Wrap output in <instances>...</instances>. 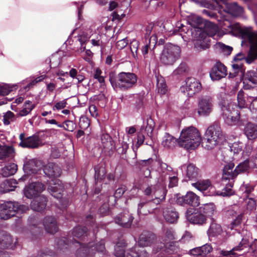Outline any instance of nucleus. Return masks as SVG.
I'll list each match as a JSON object with an SVG mask.
<instances>
[{
	"instance_id": "obj_4",
	"label": "nucleus",
	"mask_w": 257,
	"mask_h": 257,
	"mask_svg": "<svg viewBox=\"0 0 257 257\" xmlns=\"http://www.w3.org/2000/svg\"><path fill=\"white\" fill-rule=\"evenodd\" d=\"M201 140V136L199 131L196 127L190 126L182 130L178 144L187 150H192L200 145Z\"/></svg>"
},
{
	"instance_id": "obj_40",
	"label": "nucleus",
	"mask_w": 257,
	"mask_h": 257,
	"mask_svg": "<svg viewBox=\"0 0 257 257\" xmlns=\"http://www.w3.org/2000/svg\"><path fill=\"white\" fill-rule=\"evenodd\" d=\"M34 165L32 161H28L24 165L23 170L25 173L26 174L24 175L22 177L19 179L20 181H24L28 179L29 176L31 174H34L36 173V170L34 168Z\"/></svg>"
},
{
	"instance_id": "obj_17",
	"label": "nucleus",
	"mask_w": 257,
	"mask_h": 257,
	"mask_svg": "<svg viewBox=\"0 0 257 257\" xmlns=\"http://www.w3.org/2000/svg\"><path fill=\"white\" fill-rule=\"evenodd\" d=\"M134 217L128 211H124L117 215L114 218L116 224L124 228H130L132 226Z\"/></svg>"
},
{
	"instance_id": "obj_50",
	"label": "nucleus",
	"mask_w": 257,
	"mask_h": 257,
	"mask_svg": "<svg viewBox=\"0 0 257 257\" xmlns=\"http://www.w3.org/2000/svg\"><path fill=\"white\" fill-rule=\"evenodd\" d=\"M106 172L102 167H96L95 168V181L96 182L100 181L105 178Z\"/></svg>"
},
{
	"instance_id": "obj_38",
	"label": "nucleus",
	"mask_w": 257,
	"mask_h": 257,
	"mask_svg": "<svg viewBox=\"0 0 257 257\" xmlns=\"http://www.w3.org/2000/svg\"><path fill=\"white\" fill-rule=\"evenodd\" d=\"M144 246H138L128 250L126 257H148V253Z\"/></svg>"
},
{
	"instance_id": "obj_52",
	"label": "nucleus",
	"mask_w": 257,
	"mask_h": 257,
	"mask_svg": "<svg viewBox=\"0 0 257 257\" xmlns=\"http://www.w3.org/2000/svg\"><path fill=\"white\" fill-rule=\"evenodd\" d=\"M145 133L143 132V128H141L140 132L138 133L137 135V142L135 147L136 150H135V148L134 147L133 149L135 154V157H137V149L144 143L145 140Z\"/></svg>"
},
{
	"instance_id": "obj_63",
	"label": "nucleus",
	"mask_w": 257,
	"mask_h": 257,
	"mask_svg": "<svg viewBox=\"0 0 257 257\" xmlns=\"http://www.w3.org/2000/svg\"><path fill=\"white\" fill-rule=\"evenodd\" d=\"M218 45L224 55H229L231 54L232 51V48L231 47L225 45L221 43H219Z\"/></svg>"
},
{
	"instance_id": "obj_30",
	"label": "nucleus",
	"mask_w": 257,
	"mask_h": 257,
	"mask_svg": "<svg viewBox=\"0 0 257 257\" xmlns=\"http://www.w3.org/2000/svg\"><path fill=\"white\" fill-rule=\"evenodd\" d=\"M101 144L105 151L113 152L115 150V144L110 135L103 133L101 136Z\"/></svg>"
},
{
	"instance_id": "obj_11",
	"label": "nucleus",
	"mask_w": 257,
	"mask_h": 257,
	"mask_svg": "<svg viewBox=\"0 0 257 257\" xmlns=\"http://www.w3.org/2000/svg\"><path fill=\"white\" fill-rule=\"evenodd\" d=\"M213 108V99L208 95L199 97L198 101L197 113L200 116H207L212 112Z\"/></svg>"
},
{
	"instance_id": "obj_1",
	"label": "nucleus",
	"mask_w": 257,
	"mask_h": 257,
	"mask_svg": "<svg viewBox=\"0 0 257 257\" xmlns=\"http://www.w3.org/2000/svg\"><path fill=\"white\" fill-rule=\"evenodd\" d=\"M218 99L222 116L225 122L229 125L236 124L240 117V112L235 109L236 106L229 99V96L225 93H220Z\"/></svg>"
},
{
	"instance_id": "obj_57",
	"label": "nucleus",
	"mask_w": 257,
	"mask_h": 257,
	"mask_svg": "<svg viewBox=\"0 0 257 257\" xmlns=\"http://www.w3.org/2000/svg\"><path fill=\"white\" fill-rule=\"evenodd\" d=\"M139 46V42L136 40H133L130 44V50L134 58L138 57Z\"/></svg>"
},
{
	"instance_id": "obj_7",
	"label": "nucleus",
	"mask_w": 257,
	"mask_h": 257,
	"mask_svg": "<svg viewBox=\"0 0 257 257\" xmlns=\"http://www.w3.org/2000/svg\"><path fill=\"white\" fill-rule=\"evenodd\" d=\"M28 207L18 202L7 201L0 205V218L7 220L14 216L17 213H22Z\"/></svg>"
},
{
	"instance_id": "obj_8",
	"label": "nucleus",
	"mask_w": 257,
	"mask_h": 257,
	"mask_svg": "<svg viewBox=\"0 0 257 257\" xmlns=\"http://www.w3.org/2000/svg\"><path fill=\"white\" fill-rule=\"evenodd\" d=\"M180 48L172 44H166L162 53V64L172 65L179 58Z\"/></svg>"
},
{
	"instance_id": "obj_47",
	"label": "nucleus",
	"mask_w": 257,
	"mask_h": 257,
	"mask_svg": "<svg viewBox=\"0 0 257 257\" xmlns=\"http://www.w3.org/2000/svg\"><path fill=\"white\" fill-rule=\"evenodd\" d=\"M24 106V107L19 112V115L20 116H26L29 114L35 108V104H32L30 100H27L25 102Z\"/></svg>"
},
{
	"instance_id": "obj_46",
	"label": "nucleus",
	"mask_w": 257,
	"mask_h": 257,
	"mask_svg": "<svg viewBox=\"0 0 257 257\" xmlns=\"http://www.w3.org/2000/svg\"><path fill=\"white\" fill-rule=\"evenodd\" d=\"M243 145L241 143H234L230 146V150L231 153H233V159L234 160L237 159L236 156L239 155L241 156L242 155V150Z\"/></svg>"
},
{
	"instance_id": "obj_49",
	"label": "nucleus",
	"mask_w": 257,
	"mask_h": 257,
	"mask_svg": "<svg viewBox=\"0 0 257 257\" xmlns=\"http://www.w3.org/2000/svg\"><path fill=\"white\" fill-rule=\"evenodd\" d=\"M245 209L243 211V214H247L253 211L256 207V202L252 199L249 198L245 201Z\"/></svg>"
},
{
	"instance_id": "obj_12",
	"label": "nucleus",
	"mask_w": 257,
	"mask_h": 257,
	"mask_svg": "<svg viewBox=\"0 0 257 257\" xmlns=\"http://www.w3.org/2000/svg\"><path fill=\"white\" fill-rule=\"evenodd\" d=\"M193 187L200 191L204 196H212L221 195V191H216L209 180H201L194 183H192Z\"/></svg>"
},
{
	"instance_id": "obj_61",
	"label": "nucleus",
	"mask_w": 257,
	"mask_h": 257,
	"mask_svg": "<svg viewBox=\"0 0 257 257\" xmlns=\"http://www.w3.org/2000/svg\"><path fill=\"white\" fill-rule=\"evenodd\" d=\"M102 71L99 68L96 69L95 73L93 75V78L98 80V81L101 84H104L105 83L104 78L101 75Z\"/></svg>"
},
{
	"instance_id": "obj_45",
	"label": "nucleus",
	"mask_w": 257,
	"mask_h": 257,
	"mask_svg": "<svg viewBox=\"0 0 257 257\" xmlns=\"http://www.w3.org/2000/svg\"><path fill=\"white\" fill-rule=\"evenodd\" d=\"M222 229L221 226L213 220L207 231V233L209 236H215L219 235L222 232Z\"/></svg>"
},
{
	"instance_id": "obj_34",
	"label": "nucleus",
	"mask_w": 257,
	"mask_h": 257,
	"mask_svg": "<svg viewBox=\"0 0 257 257\" xmlns=\"http://www.w3.org/2000/svg\"><path fill=\"white\" fill-rule=\"evenodd\" d=\"M251 99L252 97L245 94L242 90L239 91L237 94V102L239 108H244L249 106Z\"/></svg>"
},
{
	"instance_id": "obj_43",
	"label": "nucleus",
	"mask_w": 257,
	"mask_h": 257,
	"mask_svg": "<svg viewBox=\"0 0 257 257\" xmlns=\"http://www.w3.org/2000/svg\"><path fill=\"white\" fill-rule=\"evenodd\" d=\"M199 210L203 214H205L206 216H212L215 212V206L212 203H206L202 205L199 208Z\"/></svg>"
},
{
	"instance_id": "obj_36",
	"label": "nucleus",
	"mask_w": 257,
	"mask_h": 257,
	"mask_svg": "<svg viewBox=\"0 0 257 257\" xmlns=\"http://www.w3.org/2000/svg\"><path fill=\"white\" fill-rule=\"evenodd\" d=\"M244 134L248 140L257 138V124L247 123L244 127Z\"/></svg>"
},
{
	"instance_id": "obj_14",
	"label": "nucleus",
	"mask_w": 257,
	"mask_h": 257,
	"mask_svg": "<svg viewBox=\"0 0 257 257\" xmlns=\"http://www.w3.org/2000/svg\"><path fill=\"white\" fill-rule=\"evenodd\" d=\"M245 235L244 237L242 238L241 241L237 246L233 247L230 250H222L220 251V254L222 256L227 257H235L236 256L240 255V254L237 253L236 251H242L248 246V238L250 236V233L245 231Z\"/></svg>"
},
{
	"instance_id": "obj_9",
	"label": "nucleus",
	"mask_w": 257,
	"mask_h": 257,
	"mask_svg": "<svg viewBox=\"0 0 257 257\" xmlns=\"http://www.w3.org/2000/svg\"><path fill=\"white\" fill-rule=\"evenodd\" d=\"M178 182L177 173L166 164L162 163V187L168 184L169 188H173L177 185Z\"/></svg>"
},
{
	"instance_id": "obj_22",
	"label": "nucleus",
	"mask_w": 257,
	"mask_h": 257,
	"mask_svg": "<svg viewBox=\"0 0 257 257\" xmlns=\"http://www.w3.org/2000/svg\"><path fill=\"white\" fill-rule=\"evenodd\" d=\"M48 190L54 197L61 199L63 196L64 186L61 181L57 179L53 183L49 185Z\"/></svg>"
},
{
	"instance_id": "obj_6",
	"label": "nucleus",
	"mask_w": 257,
	"mask_h": 257,
	"mask_svg": "<svg viewBox=\"0 0 257 257\" xmlns=\"http://www.w3.org/2000/svg\"><path fill=\"white\" fill-rule=\"evenodd\" d=\"M222 137L220 127L217 124L209 126L205 134V148L211 150L220 142Z\"/></svg>"
},
{
	"instance_id": "obj_53",
	"label": "nucleus",
	"mask_w": 257,
	"mask_h": 257,
	"mask_svg": "<svg viewBox=\"0 0 257 257\" xmlns=\"http://www.w3.org/2000/svg\"><path fill=\"white\" fill-rule=\"evenodd\" d=\"M36 257H57V255L53 250L46 248L40 250Z\"/></svg>"
},
{
	"instance_id": "obj_41",
	"label": "nucleus",
	"mask_w": 257,
	"mask_h": 257,
	"mask_svg": "<svg viewBox=\"0 0 257 257\" xmlns=\"http://www.w3.org/2000/svg\"><path fill=\"white\" fill-rule=\"evenodd\" d=\"M18 169V166L15 163H11L4 167L2 170V175L4 177L15 174Z\"/></svg>"
},
{
	"instance_id": "obj_3",
	"label": "nucleus",
	"mask_w": 257,
	"mask_h": 257,
	"mask_svg": "<svg viewBox=\"0 0 257 257\" xmlns=\"http://www.w3.org/2000/svg\"><path fill=\"white\" fill-rule=\"evenodd\" d=\"M109 80L114 90L126 91L136 85L137 76L133 73L121 72L116 74L111 71L109 73Z\"/></svg>"
},
{
	"instance_id": "obj_44",
	"label": "nucleus",
	"mask_w": 257,
	"mask_h": 257,
	"mask_svg": "<svg viewBox=\"0 0 257 257\" xmlns=\"http://www.w3.org/2000/svg\"><path fill=\"white\" fill-rule=\"evenodd\" d=\"M160 203L161 199L160 198H156L149 202V205L153 208V213L156 215L158 220H160Z\"/></svg>"
},
{
	"instance_id": "obj_23",
	"label": "nucleus",
	"mask_w": 257,
	"mask_h": 257,
	"mask_svg": "<svg viewBox=\"0 0 257 257\" xmlns=\"http://www.w3.org/2000/svg\"><path fill=\"white\" fill-rule=\"evenodd\" d=\"M48 199L44 195H40L35 197L31 202L30 206L32 210L41 212L45 209Z\"/></svg>"
},
{
	"instance_id": "obj_31",
	"label": "nucleus",
	"mask_w": 257,
	"mask_h": 257,
	"mask_svg": "<svg viewBox=\"0 0 257 257\" xmlns=\"http://www.w3.org/2000/svg\"><path fill=\"white\" fill-rule=\"evenodd\" d=\"M181 169H186V175L190 180H196L200 177L198 168L192 164L183 165Z\"/></svg>"
},
{
	"instance_id": "obj_37",
	"label": "nucleus",
	"mask_w": 257,
	"mask_h": 257,
	"mask_svg": "<svg viewBox=\"0 0 257 257\" xmlns=\"http://www.w3.org/2000/svg\"><path fill=\"white\" fill-rule=\"evenodd\" d=\"M127 244L124 239L119 240L114 246V255L116 257H125V249Z\"/></svg>"
},
{
	"instance_id": "obj_56",
	"label": "nucleus",
	"mask_w": 257,
	"mask_h": 257,
	"mask_svg": "<svg viewBox=\"0 0 257 257\" xmlns=\"http://www.w3.org/2000/svg\"><path fill=\"white\" fill-rule=\"evenodd\" d=\"M128 149V144L124 142L122 143L121 146L117 149L118 153L123 156L122 158L125 160L127 162L128 161V158L126 155V153Z\"/></svg>"
},
{
	"instance_id": "obj_64",
	"label": "nucleus",
	"mask_w": 257,
	"mask_h": 257,
	"mask_svg": "<svg viewBox=\"0 0 257 257\" xmlns=\"http://www.w3.org/2000/svg\"><path fill=\"white\" fill-rule=\"evenodd\" d=\"M12 87H10L8 85L0 86V95L4 96L8 95L11 91H12Z\"/></svg>"
},
{
	"instance_id": "obj_18",
	"label": "nucleus",
	"mask_w": 257,
	"mask_h": 257,
	"mask_svg": "<svg viewBox=\"0 0 257 257\" xmlns=\"http://www.w3.org/2000/svg\"><path fill=\"white\" fill-rule=\"evenodd\" d=\"M74 246L79 247L76 251V257H93L94 251H93V245L90 242L84 244L76 240L75 241Z\"/></svg>"
},
{
	"instance_id": "obj_59",
	"label": "nucleus",
	"mask_w": 257,
	"mask_h": 257,
	"mask_svg": "<svg viewBox=\"0 0 257 257\" xmlns=\"http://www.w3.org/2000/svg\"><path fill=\"white\" fill-rule=\"evenodd\" d=\"M126 190L127 188L125 185H120L114 192V198L115 199H118L120 198Z\"/></svg>"
},
{
	"instance_id": "obj_35",
	"label": "nucleus",
	"mask_w": 257,
	"mask_h": 257,
	"mask_svg": "<svg viewBox=\"0 0 257 257\" xmlns=\"http://www.w3.org/2000/svg\"><path fill=\"white\" fill-rule=\"evenodd\" d=\"M17 184L14 179H6L0 185V192L3 193L14 191Z\"/></svg>"
},
{
	"instance_id": "obj_10",
	"label": "nucleus",
	"mask_w": 257,
	"mask_h": 257,
	"mask_svg": "<svg viewBox=\"0 0 257 257\" xmlns=\"http://www.w3.org/2000/svg\"><path fill=\"white\" fill-rule=\"evenodd\" d=\"M202 89L199 81L194 78H188L180 88V90L188 97H192L199 93Z\"/></svg>"
},
{
	"instance_id": "obj_58",
	"label": "nucleus",
	"mask_w": 257,
	"mask_h": 257,
	"mask_svg": "<svg viewBox=\"0 0 257 257\" xmlns=\"http://www.w3.org/2000/svg\"><path fill=\"white\" fill-rule=\"evenodd\" d=\"M175 239L176 238L175 236V233L172 229L170 228L165 230L163 241H173V240Z\"/></svg>"
},
{
	"instance_id": "obj_13",
	"label": "nucleus",
	"mask_w": 257,
	"mask_h": 257,
	"mask_svg": "<svg viewBox=\"0 0 257 257\" xmlns=\"http://www.w3.org/2000/svg\"><path fill=\"white\" fill-rule=\"evenodd\" d=\"M19 139L21 141L19 146L23 148H38L41 143L40 137L39 135L37 134L32 136L25 138V134L24 133H21L20 135Z\"/></svg>"
},
{
	"instance_id": "obj_33",
	"label": "nucleus",
	"mask_w": 257,
	"mask_h": 257,
	"mask_svg": "<svg viewBox=\"0 0 257 257\" xmlns=\"http://www.w3.org/2000/svg\"><path fill=\"white\" fill-rule=\"evenodd\" d=\"M163 213L164 218L167 222L173 223L177 221L178 213L171 206L163 208Z\"/></svg>"
},
{
	"instance_id": "obj_27",
	"label": "nucleus",
	"mask_w": 257,
	"mask_h": 257,
	"mask_svg": "<svg viewBox=\"0 0 257 257\" xmlns=\"http://www.w3.org/2000/svg\"><path fill=\"white\" fill-rule=\"evenodd\" d=\"M75 241H76L74 238L72 240H69L66 237L57 238L55 239V243L56 247L60 250H62L63 252L66 249H71L73 247Z\"/></svg>"
},
{
	"instance_id": "obj_55",
	"label": "nucleus",
	"mask_w": 257,
	"mask_h": 257,
	"mask_svg": "<svg viewBox=\"0 0 257 257\" xmlns=\"http://www.w3.org/2000/svg\"><path fill=\"white\" fill-rule=\"evenodd\" d=\"M93 250L95 249L98 253L105 255L106 253V250L105 246V241L104 239H101L98 242L96 243L95 246L93 248Z\"/></svg>"
},
{
	"instance_id": "obj_21",
	"label": "nucleus",
	"mask_w": 257,
	"mask_h": 257,
	"mask_svg": "<svg viewBox=\"0 0 257 257\" xmlns=\"http://www.w3.org/2000/svg\"><path fill=\"white\" fill-rule=\"evenodd\" d=\"M156 235L153 232L144 230L139 236L138 243L141 246L151 245L156 240Z\"/></svg>"
},
{
	"instance_id": "obj_25",
	"label": "nucleus",
	"mask_w": 257,
	"mask_h": 257,
	"mask_svg": "<svg viewBox=\"0 0 257 257\" xmlns=\"http://www.w3.org/2000/svg\"><path fill=\"white\" fill-rule=\"evenodd\" d=\"M43 172L49 178H57L61 175V169L56 164L49 163L44 167Z\"/></svg>"
},
{
	"instance_id": "obj_28",
	"label": "nucleus",
	"mask_w": 257,
	"mask_h": 257,
	"mask_svg": "<svg viewBox=\"0 0 257 257\" xmlns=\"http://www.w3.org/2000/svg\"><path fill=\"white\" fill-rule=\"evenodd\" d=\"M188 22L192 28L191 29L190 31L187 30L186 33L190 32L192 34H193V31L194 30L196 32L195 35L197 36L198 34V29H200L199 27L203 23V19L198 16L191 14L188 17Z\"/></svg>"
},
{
	"instance_id": "obj_32",
	"label": "nucleus",
	"mask_w": 257,
	"mask_h": 257,
	"mask_svg": "<svg viewBox=\"0 0 257 257\" xmlns=\"http://www.w3.org/2000/svg\"><path fill=\"white\" fill-rule=\"evenodd\" d=\"M186 217L187 220L192 224H203L206 221L204 215L199 211L191 214H189L188 211L186 213Z\"/></svg>"
},
{
	"instance_id": "obj_20",
	"label": "nucleus",
	"mask_w": 257,
	"mask_h": 257,
	"mask_svg": "<svg viewBox=\"0 0 257 257\" xmlns=\"http://www.w3.org/2000/svg\"><path fill=\"white\" fill-rule=\"evenodd\" d=\"M163 242L164 246H162V257H167L168 255L178 254L180 252V248L178 242L174 241H163Z\"/></svg>"
},
{
	"instance_id": "obj_2",
	"label": "nucleus",
	"mask_w": 257,
	"mask_h": 257,
	"mask_svg": "<svg viewBox=\"0 0 257 257\" xmlns=\"http://www.w3.org/2000/svg\"><path fill=\"white\" fill-rule=\"evenodd\" d=\"M198 34L196 38L194 43V47L198 51H201L207 49L209 46V37H212L214 39H217L222 36L221 32L218 27L214 23L207 21L205 24V30L198 29Z\"/></svg>"
},
{
	"instance_id": "obj_24",
	"label": "nucleus",
	"mask_w": 257,
	"mask_h": 257,
	"mask_svg": "<svg viewBox=\"0 0 257 257\" xmlns=\"http://www.w3.org/2000/svg\"><path fill=\"white\" fill-rule=\"evenodd\" d=\"M243 88L249 89L257 84V73L254 71H248L243 78Z\"/></svg>"
},
{
	"instance_id": "obj_15",
	"label": "nucleus",
	"mask_w": 257,
	"mask_h": 257,
	"mask_svg": "<svg viewBox=\"0 0 257 257\" xmlns=\"http://www.w3.org/2000/svg\"><path fill=\"white\" fill-rule=\"evenodd\" d=\"M45 187L44 185L40 182H34L26 186L24 190V194L25 196L28 198H33L40 196V194L45 190Z\"/></svg>"
},
{
	"instance_id": "obj_62",
	"label": "nucleus",
	"mask_w": 257,
	"mask_h": 257,
	"mask_svg": "<svg viewBox=\"0 0 257 257\" xmlns=\"http://www.w3.org/2000/svg\"><path fill=\"white\" fill-rule=\"evenodd\" d=\"M242 64L239 63L232 64V67L234 72L232 73H230L229 77L233 78L235 76L236 73H238L239 72H242Z\"/></svg>"
},
{
	"instance_id": "obj_19",
	"label": "nucleus",
	"mask_w": 257,
	"mask_h": 257,
	"mask_svg": "<svg viewBox=\"0 0 257 257\" xmlns=\"http://www.w3.org/2000/svg\"><path fill=\"white\" fill-rule=\"evenodd\" d=\"M227 75L226 66L220 62H217L212 68L210 72V76L213 80H218Z\"/></svg>"
},
{
	"instance_id": "obj_16",
	"label": "nucleus",
	"mask_w": 257,
	"mask_h": 257,
	"mask_svg": "<svg viewBox=\"0 0 257 257\" xmlns=\"http://www.w3.org/2000/svg\"><path fill=\"white\" fill-rule=\"evenodd\" d=\"M176 202L180 205H189L197 207L199 205V197L192 191H188L186 195L177 197Z\"/></svg>"
},
{
	"instance_id": "obj_51",
	"label": "nucleus",
	"mask_w": 257,
	"mask_h": 257,
	"mask_svg": "<svg viewBox=\"0 0 257 257\" xmlns=\"http://www.w3.org/2000/svg\"><path fill=\"white\" fill-rule=\"evenodd\" d=\"M249 168V161L247 160L239 163L234 170V174L237 176L240 173L244 172Z\"/></svg>"
},
{
	"instance_id": "obj_60",
	"label": "nucleus",
	"mask_w": 257,
	"mask_h": 257,
	"mask_svg": "<svg viewBox=\"0 0 257 257\" xmlns=\"http://www.w3.org/2000/svg\"><path fill=\"white\" fill-rule=\"evenodd\" d=\"M202 257H205L212 250V247L210 244L206 243L199 247Z\"/></svg>"
},
{
	"instance_id": "obj_29",
	"label": "nucleus",
	"mask_w": 257,
	"mask_h": 257,
	"mask_svg": "<svg viewBox=\"0 0 257 257\" xmlns=\"http://www.w3.org/2000/svg\"><path fill=\"white\" fill-rule=\"evenodd\" d=\"M15 155V149L12 146H2L0 144V160L11 159Z\"/></svg>"
},
{
	"instance_id": "obj_39",
	"label": "nucleus",
	"mask_w": 257,
	"mask_h": 257,
	"mask_svg": "<svg viewBox=\"0 0 257 257\" xmlns=\"http://www.w3.org/2000/svg\"><path fill=\"white\" fill-rule=\"evenodd\" d=\"M13 242L12 236L5 231L0 232V248H8Z\"/></svg>"
},
{
	"instance_id": "obj_48",
	"label": "nucleus",
	"mask_w": 257,
	"mask_h": 257,
	"mask_svg": "<svg viewBox=\"0 0 257 257\" xmlns=\"http://www.w3.org/2000/svg\"><path fill=\"white\" fill-rule=\"evenodd\" d=\"M176 143L175 139L168 133H166L162 142V145L164 147L170 148L174 146Z\"/></svg>"
},
{
	"instance_id": "obj_26",
	"label": "nucleus",
	"mask_w": 257,
	"mask_h": 257,
	"mask_svg": "<svg viewBox=\"0 0 257 257\" xmlns=\"http://www.w3.org/2000/svg\"><path fill=\"white\" fill-rule=\"evenodd\" d=\"M44 226L46 231L51 234H54L58 231L56 219L52 216H46L44 219Z\"/></svg>"
},
{
	"instance_id": "obj_42",
	"label": "nucleus",
	"mask_w": 257,
	"mask_h": 257,
	"mask_svg": "<svg viewBox=\"0 0 257 257\" xmlns=\"http://www.w3.org/2000/svg\"><path fill=\"white\" fill-rule=\"evenodd\" d=\"M72 234L78 238H84L87 236L88 228L84 226H77L73 229Z\"/></svg>"
},
{
	"instance_id": "obj_5",
	"label": "nucleus",
	"mask_w": 257,
	"mask_h": 257,
	"mask_svg": "<svg viewBox=\"0 0 257 257\" xmlns=\"http://www.w3.org/2000/svg\"><path fill=\"white\" fill-rule=\"evenodd\" d=\"M234 167V163L229 162L226 164L223 168L222 184L225 185V187L221 193L222 196H230L233 194L232 188L233 185V179L236 177V175L234 174V171H233Z\"/></svg>"
},
{
	"instance_id": "obj_54",
	"label": "nucleus",
	"mask_w": 257,
	"mask_h": 257,
	"mask_svg": "<svg viewBox=\"0 0 257 257\" xmlns=\"http://www.w3.org/2000/svg\"><path fill=\"white\" fill-rule=\"evenodd\" d=\"M155 126V122L151 117L148 118L147 119V125L145 128L143 129V132L146 133L149 137H151L153 131Z\"/></svg>"
}]
</instances>
